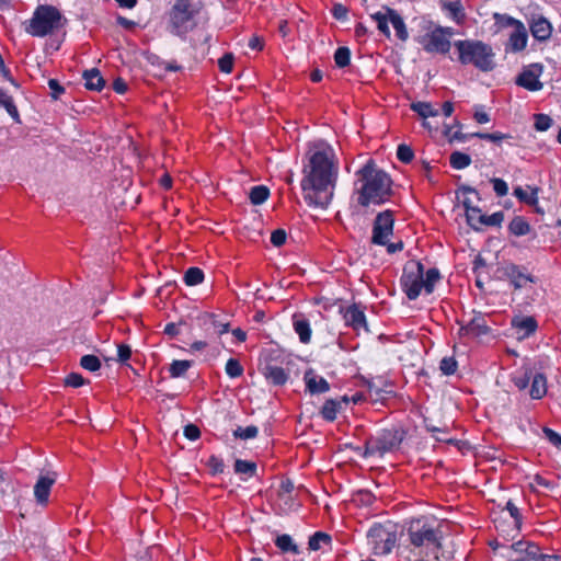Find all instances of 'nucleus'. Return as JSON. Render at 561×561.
<instances>
[{
	"label": "nucleus",
	"instance_id": "obj_1",
	"mask_svg": "<svg viewBox=\"0 0 561 561\" xmlns=\"http://www.w3.org/2000/svg\"><path fill=\"white\" fill-rule=\"evenodd\" d=\"M308 163L304 165L301 188L309 206L327 208L332 199L337 179V163L333 148L317 141L309 147Z\"/></svg>",
	"mask_w": 561,
	"mask_h": 561
},
{
	"label": "nucleus",
	"instance_id": "obj_2",
	"mask_svg": "<svg viewBox=\"0 0 561 561\" xmlns=\"http://www.w3.org/2000/svg\"><path fill=\"white\" fill-rule=\"evenodd\" d=\"M356 176L355 191L359 205L364 207L370 204L380 205L389 199L392 181L385 171L377 168L373 160L360 168Z\"/></svg>",
	"mask_w": 561,
	"mask_h": 561
},
{
	"label": "nucleus",
	"instance_id": "obj_3",
	"mask_svg": "<svg viewBox=\"0 0 561 561\" xmlns=\"http://www.w3.org/2000/svg\"><path fill=\"white\" fill-rule=\"evenodd\" d=\"M439 278L440 273L437 268L433 267L424 272V266L421 262L410 261L403 268L401 286L407 297L410 300H415L422 289L426 294H432Z\"/></svg>",
	"mask_w": 561,
	"mask_h": 561
},
{
	"label": "nucleus",
	"instance_id": "obj_4",
	"mask_svg": "<svg viewBox=\"0 0 561 561\" xmlns=\"http://www.w3.org/2000/svg\"><path fill=\"white\" fill-rule=\"evenodd\" d=\"M461 65H472L481 71H491L495 67L494 53L481 41L460 39L454 43Z\"/></svg>",
	"mask_w": 561,
	"mask_h": 561
},
{
	"label": "nucleus",
	"instance_id": "obj_5",
	"mask_svg": "<svg viewBox=\"0 0 561 561\" xmlns=\"http://www.w3.org/2000/svg\"><path fill=\"white\" fill-rule=\"evenodd\" d=\"M424 34L417 35L415 41L430 54H447L450 50V38L455 32L453 27L436 25L432 21L422 22Z\"/></svg>",
	"mask_w": 561,
	"mask_h": 561
},
{
	"label": "nucleus",
	"instance_id": "obj_6",
	"mask_svg": "<svg viewBox=\"0 0 561 561\" xmlns=\"http://www.w3.org/2000/svg\"><path fill=\"white\" fill-rule=\"evenodd\" d=\"M408 538L413 549H439L443 534L433 523L422 517L410 522Z\"/></svg>",
	"mask_w": 561,
	"mask_h": 561
},
{
	"label": "nucleus",
	"instance_id": "obj_7",
	"mask_svg": "<svg viewBox=\"0 0 561 561\" xmlns=\"http://www.w3.org/2000/svg\"><path fill=\"white\" fill-rule=\"evenodd\" d=\"M64 18L60 11L48 4L38 5L25 31L35 37H44L62 26Z\"/></svg>",
	"mask_w": 561,
	"mask_h": 561
},
{
	"label": "nucleus",
	"instance_id": "obj_8",
	"mask_svg": "<svg viewBox=\"0 0 561 561\" xmlns=\"http://www.w3.org/2000/svg\"><path fill=\"white\" fill-rule=\"evenodd\" d=\"M403 439L402 432L397 428H387L379 432L376 436L369 437L365 443L364 457L375 455L382 456L386 453L398 448Z\"/></svg>",
	"mask_w": 561,
	"mask_h": 561
},
{
	"label": "nucleus",
	"instance_id": "obj_9",
	"mask_svg": "<svg viewBox=\"0 0 561 561\" xmlns=\"http://www.w3.org/2000/svg\"><path fill=\"white\" fill-rule=\"evenodd\" d=\"M367 537L375 554H388L397 542L396 529L390 523L375 524L368 530Z\"/></svg>",
	"mask_w": 561,
	"mask_h": 561
},
{
	"label": "nucleus",
	"instance_id": "obj_10",
	"mask_svg": "<svg viewBox=\"0 0 561 561\" xmlns=\"http://www.w3.org/2000/svg\"><path fill=\"white\" fill-rule=\"evenodd\" d=\"M193 14L188 11L187 3L178 0L171 11V32L178 36H183L193 30Z\"/></svg>",
	"mask_w": 561,
	"mask_h": 561
},
{
	"label": "nucleus",
	"instance_id": "obj_11",
	"mask_svg": "<svg viewBox=\"0 0 561 561\" xmlns=\"http://www.w3.org/2000/svg\"><path fill=\"white\" fill-rule=\"evenodd\" d=\"M394 216L391 210L379 213L373 225L371 242L374 244H387L393 233Z\"/></svg>",
	"mask_w": 561,
	"mask_h": 561
},
{
	"label": "nucleus",
	"instance_id": "obj_12",
	"mask_svg": "<svg viewBox=\"0 0 561 561\" xmlns=\"http://www.w3.org/2000/svg\"><path fill=\"white\" fill-rule=\"evenodd\" d=\"M541 73L542 66L539 64H533L523 69L515 82L517 85L528 91H539L543 87L542 82L539 80Z\"/></svg>",
	"mask_w": 561,
	"mask_h": 561
},
{
	"label": "nucleus",
	"instance_id": "obj_13",
	"mask_svg": "<svg viewBox=\"0 0 561 561\" xmlns=\"http://www.w3.org/2000/svg\"><path fill=\"white\" fill-rule=\"evenodd\" d=\"M489 331L485 317L482 313H474L466 324L460 325L459 335L478 337L488 334Z\"/></svg>",
	"mask_w": 561,
	"mask_h": 561
},
{
	"label": "nucleus",
	"instance_id": "obj_14",
	"mask_svg": "<svg viewBox=\"0 0 561 561\" xmlns=\"http://www.w3.org/2000/svg\"><path fill=\"white\" fill-rule=\"evenodd\" d=\"M440 9L454 21L457 25H463L467 20L465 8L460 0L449 1L440 0Z\"/></svg>",
	"mask_w": 561,
	"mask_h": 561
},
{
	"label": "nucleus",
	"instance_id": "obj_15",
	"mask_svg": "<svg viewBox=\"0 0 561 561\" xmlns=\"http://www.w3.org/2000/svg\"><path fill=\"white\" fill-rule=\"evenodd\" d=\"M56 481V473H48L39 476L37 482L34 485V495L39 504H46L48 502L50 488Z\"/></svg>",
	"mask_w": 561,
	"mask_h": 561
},
{
	"label": "nucleus",
	"instance_id": "obj_16",
	"mask_svg": "<svg viewBox=\"0 0 561 561\" xmlns=\"http://www.w3.org/2000/svg\"><path fill=\"white\" fill-rule=\"evenodd\" d=\"M344 319L346 324L351 325L355 331L368 332L365 313L356 305L351 306L346 309Z\"/></svg>",
	"mask_w": 561,
	"mask_h": 561
},
{
	"label": "nucleus",
	"instance_id": "obj_17",
	"mask_svg": "<svg viewBox=\"0 0 561 561\" xmlns=\"http://www.w3.org/2000/svg\"><path fill=\"white\" fill-rule=\"evenodd\" d=\"M305 382L306 387L310 393H324L330 390L329 382L321 376L314 374L313 370H308L305 373Z\"/></svg>",
	"mask_w": 561,
	"mask_h": 561
},
{
	"label": "nucleus",
	"instance_id": "obj_18",
	"mask_svg": "<svg viewBox=\"0 0 561 561\" xmlns=\"http://www.w3.org/2000/svg\"><path fill=\"white\" fill-rule=\"evenodd\" d=\"M293 327L301 343L307 344L311 340V328L308 319L302 313L293 316Z\"/></svg>",
	"mask_w": 561,
	"mask_h": 561
},
{
	"label": "nucleus",
	"instance_id": "obj_19",
	"mask_svg": "<svg viewBox=\"0 0 561 561\" xmlns=\"http://www.w3.org/2000/svg\"><path fill=\"white\" fill-rule=\"evenodd\" d=\"M511 549L530 561H537L541 553L537 545L528 541L515 542L511 546Z\"/></svg>",
	"mask_w": 561,
	"mask_h": 561
},
{
	"label": "nucleus",
	"instance_id": "obj_20",
	"mask_svg": "<svg viewBox=\"0 0 561 561\" xmlns=\"http://www.w3.org/2000/svg\"><path fill=\"white\" fill-rule=\"evenodd\" d=\"M530 31L538 41H546L550 37L552 27L548 20L539 18L533 21Z\"/></svg>",
	"mask_w": 561,
	"mask_h": 561
},
{
	"label": "nucleus",
	"instance_id": "obj_21",
	"mask_svg": "<svg viewBox=\"0 0 561 561\" xmlns=\"http://www.w3.org/2000/svg\"><path fill=\"white\" fill-rule=\"evenodd\" d=\"M387 12H389L390 23L392 24L396 31L397 37L401 42H405L409 38V33L402 16L391 8H387Z\"/></svg>",
	"mask_w": 561,
	"mask_h": 561
},
{
	"label": "nucleus",
	"instance_id": "obj_22",
	"mask_svg": "<svg viewBox=\"0 0 561 561\" xmlns=\"http://www.w3.org/2000/svg\"><path fill=\"white\" fill-rule=\"evenodd\" d=\"M346 403L347 399L344 397L342 401L329 399L324 402L320 414L321 416L329 422H333L336 419L337 412L340 411L342 403Z\"/></svg>",
	"mask_w": 561,
	"mask_h": 561
},
{
	"label": "nucleus",
	"instance_id": "obj_23",
	"mask_svg": "<svg viewBox=\"0 0 561 561\" xmlns=\"http://www.w3.org/2000/svg\"><path fill=\"white\" fill-rule=\"evenodd\" d=\"M264 376L271 383L275 386H282L288 379V374L284 368L272 365L265 367Z\"/></svg>",
	"mask_w": 561,
	"mask_h": 561
},
{
	"label": "nucleus",
	"instance_id": "obj_24",
	"mask_svg": "<svg viewBox=\"0 0 561 561\" xmlns=\"http://www.w3.org/2000/svg\"><path fill=\"white\" fill-rule=\"evenodd\" d=\"M83 79L89 90L101 91L105 84L103 77L96 68L85 70L83 72Z\"/></svg>",
	"mask_w": 561,
	"mask_h": 561
},
{
	"label": "nucleus",
	"instance_id": "obj_25",
	"mask_svg": "<svg viewBox=\"0 0 561 561\" xmlns=\"http://www.w3.org/2000/svg\"><path fill=\"white\" fill-rule=\"evenodd\" d=\"M527 44V32L522 23H518L513 33L510 35V45L513 50L519 51L526 47Z\"/></svg>",
	"mask_w": 561,
	"mask_h": 561
},
{
	"label": "nucleus",
	"instance_id": "obj_26",
	"mask_svg": "<svg viewBox=\"0 0 561 561\" xmlns=\"http://www.w3.org/2000/svg\"><path fill=\"white\" fill-rule=\"evenodd\" d=\"M513 325L522 332L519 339H524L533 334L537 329V322L533 317H525L518 320H513Z\"/></svg>",
	"mask_w": 561,
	"mask_h": 561
},
{
	"label": "nucleus",
	"instance_id": "obj_27",
	"mask_svg": "<svg viewBox=\"0 0 561 561\" xmlns=\"http://www.w3.org/2000/svg\"><path fill=\"white\" fill-rule=\"evenodd\" d=\"M547 392V379L542 374H536L533 378L529 394L533 399H541Z\"/></svg>",
	"mask_w": 561,
	"mask_h": 561
},
{
	"label": "nucleus",
	"instance_id": "obj_28",
	"mask_svg": "<svg viewBox=\"0 0 561 561\" xmlns=\"http://www.w3.org/2000/svg\"><path fill=\"white\" fill-rule=\"evenodd\" d=\"M530 193L525 191L523 187L517 186L514 190V195L523 203L529 206H536L538 204V187H529Z\"/></svg>",
	"mask_w": 561,
	"mask_h": 561
},
{
	"label": "nucleus",
	"instance_id": "obj_29",
	"mask_svg": "<svg viewBox=\"0 0 561 561\" xmlns=\"http://www.w3.org/2000/svg\"><path fill=\"white\" fill-rule=\"evenodd\" d=\"M508 230L514 236L522 237V236H526L527 233H529L530 225L524 217L516 216L510 222Z\"/></svg>",
	"mask_w": 561,
	"mask_h": 561
},
{
	"label": "nucleus",
	"instance_id": "obj_30",
	"mask_svg": "<svg viewBox=\"0 0 561 561\" xmlns=\"http://www.w3.org/2000/svg\"><path fill=\"white\" fill-rule=\"evenodd\" d=\"M192 360H180L175 359L170 364L169 374L171 378H181L184 377L187 370L192 367Z\"/></svg>",
	"mask_w": 561,
	"mask_h": 561
},
{
	"label": "nucleus",
	"instance_id": "obj_31",
	"mask_svg": "<svg viewBox=\"0 0 561 561\" xmlns=\"http://www.w3.org/2000/svg\"><path fill=\"white\" fill-rule=\"evenodd\" d=\"M387 8H385V12H376L371 14V19L377 22L378 30L387 37H390V30L388 23L390 22L389 12H387Z\"/></svg>",
	"mask_w": 561,
	"mask_h": 561
},
{
	"label": "nucleus",
	"instance_id": "obj_32",
	"mask_svg": "<svg viewBox=\"0 0 561 561\" xmlns=\"http://www.w3.org/2000/svg\"><path fill=\"white\" fill-rule=\"evenodd\" d=\"M275 545L283 552H291L294 554L299 553L298 546L293 541V538L289 535H280L276 538Z\"/></svg>",
	"mask_w": 561,
	"mask_h": 561
},
{
	"label": "nucleus",
	"instance_id": "obj_33",
	"mask_svg": "<svg viewBox=\"0 0 561 561\" xmlns=\"http://www.w3.org/2000/svg\"><path fill=\"white\" fill-rule=\"evenodd\" d=\"M234 471L238 474H244L249 478L256 473V463L248 460L237 459L234 462Z\"/></svg>",
	"mask_w": 561,
	"mask_h": 561
},
{
	"label": "nucleus",
	"instance_id": "obj_34",
	"mask_svg": "<svg viewBox=\"0 0 561 561\" xmlns=\"http://www.w3.org/2000/svg\"><path fill=\"white\" fill-rule=\"evenodd\" d=\"M449 161L454 169L461 170L470 165L471 158L467 153L455 151L450 154Z\"/></svg>",
	"mask_w": 561,
	"mask_h": 561
},
{
	"label": "nucleus",
	"instance_id": "obj_35",
	"mask_svg": "<svg viewBox=\"0 0 561 561\" xmlns=\"http://www.w3.org/2000/svg\"><path fill=\"white\" fill-rule=\"evenodd\" d=\"M270 195V191L264 185H257L251 188L249 197L253 205H260L264 203Z\"/></svg>",
	"mask_w": 561,
	"mask_h": 561
},
{
	"label": "nucleus",
	"instance_id": "obj_36",
	"mask_svg": "<svg viewBox=\"0 0 561 561\" xmlns=\"http://www.w3.org/2000/svg\"><path fill=\"white\" fill-rule=\"evenodd\" d=\"M411 108H412V111L417 113L423 118L438 115V111L433 108L431 103H426V102L412 103Z\"/></svg>",
	"mask_w": 561,
	"mask_h": 561
},
{
	"label": "nucleus",
	"instance_id": "obj_37",
	"mask_svg": "<svg viewBox=\"0 0 561 561\" xmlns=\"http://www.w3.org/2000/svg\"><path fill=\"white\" fill-rule=\"evenodd\" d=\"M204 280V272L198 267H190L184 274V282L188 286H195Z\"/></svg>",
	"mask_w": 561,
	"mask_h": 561
},
{
	"label": "nucleus",
	"instance_id": "obj_38",
	"mask_svg": "<svg viewBox=\"0 0 561 561\" xmlns=\"http://www.w3.org/2000/svg\"><path fill=\"white\" fill-rule=\"evenodd\" d=\"M330 542H331V537L328 534L322 533V531H317L309 538L308 546H309L310 550L317 551L321 548V546L323 543L328 545Z\"/></svg>",
	"mask_w": 561,
	"mask_h": 561
},
{
	"label": "nucleus",
	"instance_id": "obj_39",
	"mask_svg": "<svg viewBox=\"0 0 561 561\" xmlns=\"http://www.w3.org/2000/svg\"><path fill=\"white\" fill-rule=\"evenodd\" d=\"M483 217H484V215L482 214L481 209L478 207L470 208L466 213V218H467L468 225L476 230L481 229V222H482Z\"/></svg>",
	"mask_w": 561,
	"mask_h": 561
},
{
	"label": "nucleus",
	"instance_id": "obj_40",
	"mask_svg": "<svg viewBox=\"0 0 561 561\" xmlns=\"http://www.w3.org/2000/svg\"><path fill=\"white\" fill-rule=\"evenodd\" d=\"M351 50L348 47H339L334 53V61L337 67L344 68L350 64Z\"/></svg>",
	"mask_w": 561,
	"mask_h": 561
},
{
	"label": "nucleus",
	"instance_id": "obj_41",
	"mask_svg": "<svg viewBox=\"0 0 561 561\" xmlns=\"http://www.w3.org/2000/svg\"><path fill=\"white\" fill-rule=\"evenodd\" d=\"M259 433V428L255 425H250L247 427H237L233 431V436L240 439H251L256 437Z\"/></svg>",
	"mask_w": 561,
	"mask_h": 561
},
{
	"label": "nucleus",
	"instance_id": "obj_42",
	"mask_svg": "<svg viewBox=\"0 0 561 561\" xmlns=\"http://www.w3.org/2000/svg\"><path fill=\"white\" fill-rule=\"evenodd\" d=\"M80 365L85 370L96 371L101 367V362L95 355H84L80 359Z\"/></svg>",
	"mask_w": 561,
	"mask_h": 561
},
{
	"label": "nucleus",
	"instance_id": "obj_43",
	"mask_svg": "<svg viewBox=\"0 0 561 561\" xmlns=\"http://www.w3.org/2000/svg\"><path fill=\"white\" fill-rule=\"evenodd\" d=\"M226 374L230 378H237L240 377L243 374V367L236 358H229L226 363Z\"/></svg>",
	"mask_w": 561,
	"mask_h": 561
},
{
	"label": "nucleus",
	"instance_id": "obj_44",
	"mask_svg": "<svg viewBox=\"0 0 561 561\" xmlns=\"http://www.w3.org/2000/svg\"><path fill=\"white\" fill-rule=\"evenodd\" d=\"M439 368L444 375H453L457 370V360L454 357H444L440 360Z\"/></svg>",
	"mask_w": 561,
	"mask_h": 561
},
{
	"label": "nucleus",
	"instance_id": "obj_45",
	"mask_svg": "<svg viewBox=\"0 0 561 561\" xmlns=\"http://www.w3.org/2000/svg\"><path fill=\"white\" fill-rule=\"evenodd\" d=\"M552 118L546 114H536L535 115V128L538 131H546L552 125Z\"/></svg>",
	"mask_w": 561,
	"mask_h": 561
},
{
	"label": "nucleus",
	"instance_id": "obj_46",
	"mask_svg": "<svg viewBox=\"0 0 561 561\" xmlns=\"http://www.w3.org/2000/svg\"><path fill=\"white\" fill-rule=\"evenodd\" d=\"M503 220H504V214L502 211H496L490 216L484 215L482 222H481V228L483 226H492V227L501 226Z\"/></svg>",
	"mask_w": 561,
	"mask_h": 561
},
{
	"label": "nucleus",
	"instance_id": "obj_47",
	"mask_svg": "<svg viewBox=\"0 0 561 561\" xmlns=\"http://www.w3.org/2000/svg\"><path fill=\"white\" fill-rule=\"evenodd\" d=\"M397 157L401 162L409 163L413 160L414 153L409 146L402 144L398 146Z\"/></svg>",
	"mask_w": 561,
	"mask_h": 561
},
{
	"label": "nucleus",
	"instance_id": "obj_48",
	"mask_svg": "<svg viewBox=\"0 0 561 561\" xmlns=\"http://www.w3.org/2000/svg\"><path fill=\"white\" fill-rule=\"evenodd\" d=\"M207 466L213 474L222 473L225 470L222 459L214 455L208 458Z\"/></svg>",
	"mask_w": 561,
	"mask_h": 561
},
{
	"label": "nucleus",
	"instance_id": "obj_49",
	"mask_svg": "<svg viewBox=\"0 0 561 561\" xmlns=\"http://www.w3.org/2000/svg\"><path fill=\"white\" fill-rule=\"evenodd\" d=\"M218 66H219L220 71H222L225 73H230L232 71V67H233V56L231 54L224 55L218 60Z\"/></svg>",
	"mask_w": 561,
	"mask_h": 561
},
{
	"label": "nucleus",
	"instance_id": "obj_50",
	"mask_svg": "<svg viewBox=\"0 0 561 561\" xmlns=\"http://www.w3.org/2000/svg\"><path fill=\"white\" fill-rule=\"evenodd\" d=\"M48 87L50 89V96L54 100H58L60 95L65 92V88L60 85V83L56 79H49Z\"/></svg>",
	"mask_w": 561,
	"mask_h": 561
},
{
	"label": "nucleus",
	"instance_id": "obj_51",
	"mask_svg": "<svg viewBox=\"0 0 561 561\" xmlns=\"http://www.w3.org/2000/svg\"><path fill=\"white\" fill-rule=\"evenodd\" d=\"M65 383L66 386L78 388L84 385V378L80 374L71 373L66 377Z\"/></svg>",
	"mask_w": 561,
	"mask_h": 561
},
{
	"label": "nucleus",
	"instance_id": "obj_52",
	"mask_svg": "<svg viewBox=\"0 0 561 561\" xmlns=\"http://www.w3.org/2000/svg\"><path fill=\"white\" fill-rule=\"evenodd\" d=\"M286 231L283 229H276L271 234V242L274 247H282L286 242Z\"/></svg>",
	"mask_w": 561,
	"mask_h": 561
},
{
	"label": "nucleus",
	"instance_id": "obj_53",
	"mask_svg": "<svg viewBox=\"0 0 561 561\" xmlns=\"http://www.w3.org/2000/svg\"><path fill=\"white\" fill-rule=\"evenodd\" d=\"M131 356V350L129 345L119 344L117 345V362L126 363Z\"/></svg>",
	"mask_w": 561,
	"mask_h": 561
},
{
	"label": "nucleus",
	"instance_id": "obj_54",
	"mask_svg": "<svg viewBox=\"0 0 561 561\" xmlns=\"http://www.w3.org/2000/svg\"><path fill=\"white\" fill-rule=\"evenodd\" d=\"M493 190L497 196H505L508 192V186L505 181L502 179H493L492 180Z\"/></svg>",
	"mask_w": 561,
	"mask_h": 561
},
{
	"label": "nucleus",
	"instance_id": "obj_55",
	"mask_svg": "<svg viewBox=\"0 0 561 561\" xmlns=\"http://www.w3.org/2000/svg\"><path fill=\"white\" fill-rule=\"evenodd\" d=\"M494 19L497 23H501L503 26H514L515 28L518 27L519 21L515 20L512 16L508 15H501L499 13L494 14Z\"/></svg>",
	"mask_w": 561,
	"mask_h": 561
},
{
	"label": "nucleus",
	"instance_id": "obj_56",
	"mask_svg": "<svg viewBox=\"0 0 561 561\" xmlns=\"http://www.w3.org/2000/svg\"><path fill=\"white\" fill-rule=\"evenodd\" d=\"M348 10L342 3H334L332 8V15L336 20H345L347 18Z\"/></svg>",
	"mask_w": 561,
	"mask_h": 561
},
{
	"label": "nucleus",
	"instance_id": "obj_57",
	"mask_svg": "<svg viewBox=\"0 0 561 561\" xmlns=\"http://www.w3.org/2000/svg\"><path fill=\"white\" fill-rule=\"evenodd\" d=\"M543 434L546 438L554 446H561V436L551 428L545 427Z\"/></svg>",
	"mask_w": 561,
	"mask_h": 561
},
{
	"label": "nucleus",
	"instance_id": "obj_58",
	"mask_svg": "<svg viewBox=\"0 0 561 561\" xmlns=\"http://www.w3.org/2000/svg\"><path fill=\"white\" fill-rule=\"evenodd\" d=\"M184 435L190 440H195V439H197L201 436V431H199V428L196 425L187 424L184 427Z\"/></svg>",
	"mask_w": 561,
	"mask_h": 561
},
{
	"label": "nucleus",
	"instance_id": "obj_59",
	"mask_svg": "<svg viewBox=\"0 0 561 561\" xmlns=\"http://www.w3.org/2000/svg\"><path fill=\"white\" fill-rule=\"evenodd\" d=\"M7 112L11 115V117L15 121V122H20L19 119V112H18V108L13 102V99H11L10 101H7V104H4L3 106Z\"/></svg>",
	"mask_w": 561,
	"mask_h": 561
},
{
	"label": "nucleus",
	"instance_id": "obj_60",
	"mask_svg": "<svg viewBox=\"0 0 561 561\" xmlns=\"http://www.w3.org/2000/svg\"><path fill=\"white\" fill-rule=\"evenodd\" d=\"M382 245L387 248V252L389 254H393V253L400 252L403 249V242L402 241L392 242V243L387 241V244H382Z\"/></svg>",
	"mask_w": 561,
	"mask_h": 561
},
{
	"label": "nucleus",
	"instance_id": "obj_61",
	"mask_svg": "<svg viewBox=\"0 0 561 561\" xmlns=\"http://www.w3.org/2000/svg\"><path fill=\"white\" fill-rule=\"evenodd\" d=\"M116 22L118 25H121L122 27H124L126 30H131L137 25V23L135 21L128 20L122 15H118L116 18Z\"/></svg>",
	"mask_w": 561,
	"mask_h": 561
},
{
	"label": "nucleus",
	"instance_id": "obj_62",
	"mask_svg": "<svg viewBox=\"0 0 561 561\" xmlns=\"http://www.w3.org/2000/svg\"><path fill=\"white\" fill-rule=\"evenodd\" d=\"M508 138H511L510 135L503 134L500 131H495V133H489L486 140L497 144V142H501L502 140L508 139Z\"/></svg>",
	"mask_w": 561,
	"mask_h": 561
},
{
	"label": "nucleus",
	"instance_id": "obj_63",
	"mask_svg": "<svg viewBox=\"0 0 561 561\" xmlns=\"http://www.w3.org/2000/svg\"><path fill=\"white\" fill-rule=\"evenodd\" d=\"M113 89L115 92L123 94L127 91V83L122 78H117L113 82Z\"/></svg>",
	"mask_w": 561,
	"mask_h": 561
},
{
	"label": "nucleus",
	"instance_id": "obj_64",
	"mask_svg": "<svg viewBox=\"0 0 561 561\" xmlns=\"http://www.w3.org/2000/svg\"><path fill=\"white\" fill-rule=\"evenodd\" d=\"M506 510L510 512V515L518 523L520 520V514H519V511L518 508L516 507V505L512 502V501H508L506 503Z\"/></svg>",
	"mask_w": 561,
	"mask_h": 561
}]
</instances>
